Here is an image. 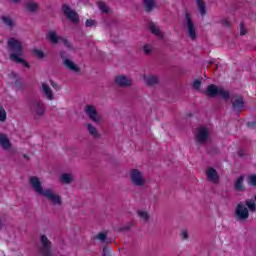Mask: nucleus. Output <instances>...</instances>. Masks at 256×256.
Listing matches in <instances>:
<instances>
[{"label":"nucleus","instance_id":"obj_1","mask_svg":"<svg viewBox=\"0 0 256 256\" xmlns=\"http://www.w3.org/2000/svg\"><path fill=\"white\" fill-rule=\"evenodd\" d=\"M29 183L35 193L42 195V197H46V199H49L53 205H61V196L54 194L51 189L44 190L39 178L32 176L29 179Z\"/></svg>","mask_w":256,"mask_h":256},{"label":"nucleus","instance_id":"obj_2","mask_svg":"<svg viewBox=\"0 0 256 256\" xmlns=\"http://www.w3.org/2000/svg\"><path fill=\"white\" fill-rule=\"evenodd\" d=\"M8 47L10 49V59L15 61V63H22L23 67L29 69V63L23 59V46L21 42L15 38H10L8 40Z\"/></svg>","mask_w":256,"mask_h":256},{"label":"nucleus","instance_id":"obj_3","mask_svg":"<svg viewBox=\"0 0 256 256\" xmlns=\"http://www.w3.org/2000/svg\"><path fill=\"white\" fill-rule=\"evenodd\" d=\"M206 95L209 97H222V99H227L229 92L225 91L222 87L211 84L207 87Z\"/></svg>","mask_w":256,"mask_h":256},{"label":"nucleus","instance_id":"obj_4","mask_svg":"<svg viewBox=\"0 0 256 256\" xmlns=\"http://www.w3.org/2000/svg\"><path fill=\"white\" fill-rule=\"evenodd\" d=\"M236 221L245 222L249 219V209L242 202L238 203L235 208Z\"/></svg>","mask_w":256,"mask_h":256},{"label":"nucleus","instance_id":"obj_5","mask_svg":"<svg viewBox=\"0 0 256 256\" xmlns=\"http://www.w3.org/2000/svg\"><path fill=\"white\" fill-rule=\"evenodd\" d=\"M130 179L133 185H136V187H143V185L146 183L145 176L139 169H132L130 171Z\"/></svg>","mask_w":256,"mask_h":256},{"label":"nucleus","instance_id":"obj_6","mask_svg":"<svg viewBox=\"0 0 256 256\" xmlns=\"http://www.w3.org/2000/svg\"><path fill=\"white\" fill-rule=\"evenodd\" d=\"M195 137L198 143H205V141L209 139V129H207V127L205 126L197 128L195 132Z\"/></svg>","mask_w":256,"mask_h":256},{"label":"nucleus","instance_id":"obj_7","mask_svg":"<svg viewBox=\"0 0 256 256\" xmlns=\"http://www.w3.org/2000/svg\"><path fill=\"white\" fill-rule=\"evenodd\" d=\"M84 111H85L86 115H88L89 118L92 121H94V123H101V119H102L101 115H99V113H97V110L93 106H91V105L86 106Z\"/></svg>","mask_w":256,"mask_h":256},{"label":"nucleus","instance_id":"obj_8","mask_svg":"<svg viewBox=\"0 0 256 256\" xmlns=\"http://www.w3.org/2000/svg\"><path fill=\"white\" fill-rule=\"evenodd\" d=\"M41 243L42 248L40 250V253L42 256H51V242H49V239H47V236L42 235L41 236Z\"/></svg>","mask_w":256,"mask_h":256},{"label":"nucleus","instance_id":"obj_9","mask_svg":"<svg viewBox=\"0 0 256 256\" xmlns=\"http://www.w3.org/2000/svg\"><path fill=\"white\" fill-rule=\"evenodd\" d=\"M185 19L188 35L190 39H195V37H197V33L195 32V25L193 24V21H191V16L186 14Z\"/></svg>","mask_w":256,"mask_h":256},{"label":"nucleus","instance_id":"obj_10","mask_svg":"<svg viewBox=\"0 0 256 256\" xmlns=\"http://www.w3.org/2000/svg\"><path fill=\"white\" fill-rule=\"evenodd\" d=\"M63 13L66 15V17L72 21V23H77L79 21V15L75 11H73L69 6L64 5L63 8Z\"/></svg>","mask_w":256,"mask_h":256},{"label":"nucleus","instance_id":"obj_11","mask_svg":"<svg viewBox=\"0 0 256 256\" xmlns=\"http://www.w3.org/2000/svg\"><path fill=\"white\" fill-rule=\"evenodd\" d=\"M115 83L120 87H129V85H131V79L127 78L125 75H119L115 78Z\"/></svg>","mask_w":256,"mask_h":256},{"label":"nucleus","instance_id":"obj_12","mask_svg":"<svg viewBox=\"0 0 256 256\" xmlns=\"http://www.w3.org/2000/svg\"><path fill=\"white\" fill-rule=\"evenodd\" d=\"M0 145L5 151L11 149V140H9V137L6 134H0Z\"/></svg>","mask_w":256,"mask_h":256},{"label":"nucleus","instance_id":"obj_13","mask_svg":"<svg viewBox=\"0 0 256 256\" xmlns=\"http://www.w3.org/2000/svg\"><path fill=\"white\" fill-rule=\"evenodd\" d=\"M232 107L235 111H241L244 107L243 98L241 96H234L232 98Z\"/></svg>","mask_w":256,"mask_h":256},{"label":"nucleus","instance_id":"obj_14","mask_svg":"<svg viewBox=\"0 0 256 256\" xmlns=\"http://www.w3.org/2000/svg\"><path fill=\"white\" fill-rule=\"evenodd\" d=\"M32 111L35 113V115H37V117H43V115H45V107L41 102H36L32 108Z\"/></svg>","mask_w":256,"mask_h":256},{"label":"nucleus","instance_id":"obj_15","mask_svg":"<svg viewBox=\"0 0 256 256\" xmlns=\"http://www.w3.org/2000/svg\"><path fill=\"white\" fill-rule=\"evenodd\" d=\"M206 175L208 180L212 183H217L219 181V174H217V171L213 168H208Z\"/></svg>","mask_w":256,"mask_h":256},{"label":"nucleus","instance_id":"obj_16","mask_svg":"<svg viewBox=\"0 0 256 256\" xmlns=\"http://www.w3.org/2000/svg\"><path fill=\"white\" fill-rule=\"evenodd\" d=\"M63 63L67 67V69H69L70 71H73L74 73H79V68L77 67L75 62H73L72 60L64 59Z\"/></svg>","mask_w":256,"mask_h":256},{"label":"nucleus","instance_id":"obj_17","mask_svg":"<svg viewBox=\"0 0 256 256\" xmlns=\"http://www.w3.org/2000/svg\"><path fill=\"white\" fill-rule=\"evenodd\" d=\"M149 29L152 33H154V35H157L158 37H163V32H161V29L159 28V26H157V24L151 23L149 25Z\"/></svg>","mask_w":256,"mask_h":256},{"label":"nucleus","instance_id":"obj_18","mask_svg":"<svg viewBox=\"0 0 256 256\" xmlns=\"http://www.w3.org/2000/svg\"><path fill=\"white\" fill-rule=\"evenodd\" d=\"M42 91L46 95V99L53 100V92H51V88L47 84H42Z\"/></svg>","mask_w":256,"mask_h":256},{"label":"nucleus","instance_id":"obj_19","mask_svg":"<svg viewBox=\"0 0 256 256\" xmlns=\"http://www.w3.org/2000/svg\"><path fill=\"white\" fill-rule=\"evenodd\" d=\"M196 3L198 6L200 15L204 17V15H206L207 13V9L205 8V2L203 0H196Z\"/></svg>","mask_w":256,"mask_h":256},{"label":"nucleus","instance_id":"obj_20","mask_svg":"<svg viewBox=\"0 0 256 256\" xmlns=\"http://www.w3.org/2000/svg\"><path fill=\"white\" fill-rule=\"evenodd\" d=\"M256 195H254L253 199L246 200L245 204L248 207L249 211H256Z\"/></svg>","mask_w":256,"mask_h":256},{"label":"nucleus","instance_id":"obj_21","mask_svg":"<svg viewBox=\"0 0 256 256\" xmlns=\"http://www.w3.org/2000/svg\"><path fill=\"white\" fill-rule=\"evenodd\" d=\"M60 181L61 183H66V184H69L71 183V181H73V174H62L61 177H60Z\"/></svg>","mask_w":256,"mask_h":256},{"label":"nucleus","instance_id":"obj_22","mask_svg":"<svg viewBox=\"0 0 256 256\" xmlns=\"http://www.w3.org/2000/svg\"><path fill=\"white\" fill-rule=\"evenodd\" d=\"M144 7L146 11H153L155 9V0H144Z\"/></svg>","mask_w":256,"mask_h":256},{"label":"nucleus","instance_id":"obj_23","mask_svg":"<svg viewBox=\"0 0 256 256\" xmlns=\"http://www.w3.org/2000/svg\"><path fill=\"white\" fill-rule=\"evenodd\" d=\"M90 135H92V137H99V132L97 131V128H95V126L91 125V124H87L86 125Z\"/></svg>","mask_w":256,"mask_h":256},{"label":"nucleus","instance_id":"obj_24","mask_svg":"<svg viewBox=\"0 0 256 256\" xmlns=\"http://www.w3.org/2000/svg\"><path fill=\"white\" fill-rule=\"evenodd\" d=\"M243 181H245V177L240 176L235 182V188L237 191H243Z\"/></svg>","mask_w":256,"mask_h":256},{"label":"nucleus","instance_id":"obj_25","mask_svg":"<svg viewBox=\"0 0 256 256\" xmlns=\"http://www.w3.org/2000/svg\"><path fill=\"white\" fill-rule=\"evenodd\" d=\"M1 19H2V23H4V25H7V27H13L15 25V23L9 16H2Z\"/></svg>","mask_w":256,"mask_h":256},{"label":"nucleus","instance_id":"obj_26","mask_svg":"<svg viewBox=\"0 0 256 256\" xmlns=\"http://www.w3.org/2000/svg\"><path fill=\"white\" fill-rule=\"evenodd\" d=\"M48 39L51 41V43L59 42V36H57V33H55V31H50L48 33Z\"/></svg>","mask_w":256,"mask_h":256},{"label":"nucleus","instance_id":"obj_27","mask_svg":"<svg viewBox=\"0 0 256 256\" xmlns=\"http://www.w3.org/2000/svg\"><path fill=\"white\" fill-rule=\"evenodd\" d=\"M144 81L147 85H155L157 83V77L155 76H145Z\"/></svg>","mask_w":256,"mask_h":256},{"label":"nucleus","instance_id":"obj_28","mask_svg":"<svg viewBox=\"0 0 256 256\" xmlns=\"http://www.w3.org/2000/svg\"><path fill=\"white\" fill-rule=\"evenodd\" d=\"M247 183L248 185H252L253 187H256V174H251L247 177Z\"/></svg>","mask_w":256,"mask_h":256},{"label":"nucleus","instance_id":"obj_29","mask_svg":"<svg viewBox=\"0 0 256 256\" xmlns=\"http://www.w3.org/2000/svg\"><path fill=\"white\" fill-rule=\"evenodd\" d=\"M37 4L35 2H28L26 3V8L28 11H37Z\"/></svg>","mask_w":256,"mask_h":256},{"label":"nucleus","instance_id":"obj_30","mask_svg":"<svg viewBox=\"0 0 256 256\" xmlns=\"http://www.w3.org/2000/svg\"><path fill=\"white\" fill-rule=\"evenodd\" d=\"M138 216L143 219V221H147L149 219V213L147 211L140 210L138 211Z\"/></svg>","mask_w":256,"mask_h":256},{"label":"nucleus","instance_id":"obj_31","mask_svg":"<svg viewBox=\"0 0 256 256\" xmlns=\"http://www.w3.org/2000/svg\"><path fill=\"white\" fill-rule=\"evenodd\" d=\"M7 119V112L5 111V108L0 105V121H5Z\"/></svg>","mask_w":256,"mask_h":256},{"label":"nucleus","instance_id":"obj_32","mask_svg":"<svg viewBox=\"0 0 256 256\" xmlns=\"http://www.w3.org/2000/svg\"><path fill=\"white\" fill-rule=\"evenodd\" d=\"M98 7H99L100 11H102V13L109 12V8L103 2L98 3Z\"/></svg>","mask_w":256,"mask_h":256},{"label":"nucleus","instance_id":"obj_33","mask_svg":"<svg viewBox=\"0 0 256 256\" xmlns=\"http://www.w3.org/2000/svg\"><path fill=\"white\" fill-rule=\"evenodd\" d=\"M33 53L34 55H36V57H38V59H43V57H45V54L43 53V51L39 49H34Z\"/></svg>","mask_w":256,"mask_h":256},{"label":"nucleus","instance_id":"obj_34","mask_svg":"<svg viewBox=\"0 0 256 256\" xmlns=\"http://www.w3.org/2000/svg\"><path fill=\"white\" fill-rule=\"evenodd\" d=\"M240 35H247V28L245 27V24L240 25Z\"/></svg>","mask_w":256,"mask_h":256},{"label":"nucleus","instance_id":"obj_35","mask_svg":"<svg viewBox=\"0 0 256 256\" xmlns=\"http://www.w3.org/2000/svg\"><path fill=\"white\" fill-rule=\"evenodd\" d=\"M193 87L194 89H199L201 87V80L199 79L194 80Z\"/></svg>","mask_w":256,"mask_h":256},{"label":"nucleus","instance_id":"obj_36","mask_svg":"<svg viewBox=\"0 0 256 256\" xmlns=\"http://www.w3.org/2000/svg\"><path fill=\"white\" fill-rule=\"evenodd\" d=\"M107 235L105 233H99L97 236H96V239H98L99 241H105Z\"/></svg>","mask_w":256,"mask_h":256},{"label":"nucleus","instance_id":"obj_37","mask_svg":"<svg viewBox=\"0 0 256 256\" xmlns=\"http://www.w3.org/2000/svg\"><path fill=\"white\" fill-rule=\"evenodd\" d=\"M152 49L153 48L151 47V45H145L144 46V53L149 54V53H151Z\"/></svg>","mask_w":256,"mask_h":256},{"label":"nucleus","instance_id":"obj_38","mask_svg":"<svg viewBox=\"0 0 256 256\" xmlns=\"http://www.w3.org/2000/svg\"><path fill=\"white\" fill-rule=\"evenodd\" d=\"M95 25V20H87L86 27H93Z\"/></svg>","mask_w":256,"mask_h":256},{"label":"nucleus","instance_id":"obj_39","mask_svg":"<svg viewBox=\"0 0 256 256\" xmlns=\"http://www.w3.org/2000/svg\"><path fill=\"white\" fill-rule=\"evenodd\" d=\"M63 43H64L65 47H67L68 51H71V44H69V41L63 40Z\"/></svg>","mask_w":256,"mask_h":256},{"label":"nucleus","instance_id":"obj_40","mask_svg":"<svg viewBox=\"0 0 256 256\" xmlns=\"http://www.w3.org/2000/svg\"><path fill=\"white\" fill-rule=\"evenodd\" d=\"M188 236H189V234L187 233V230H183L181 233L182 239H187Z\"/></svg>","mask_w":256,"mask_h":256},{"label":"nucleus","instance_id":"obj_41","mask_svg":"<svg viewBox=\"0 0 256 256\" xmlns=\"http://www.w3.org/2000/svg\"><path fill=\"white\" fill-rule=\"evenodd\" d=\"M222 24H223L225 27H229L230 22H229V20L225 19V20L222 21Z\"/></svg>","mask_w":256,"mask_h":256},{"label":"nucleus","instance_id":"obj_42","mask_svg":"<svg viewBox=\"0 0 256 256\" xmlns=\"http://www.w3.org/2000/svg\"><path fill=\"white\" fill-rule=\"evenodd\" d=\"M51 85H52V87H54V88H55V83L51 82Z\"/></svg>","mask_w":256,"mask_h":256},{"label":"nucleus","instance_id":"obj_43","mask_svg":"<svg viewBox=\"0 0 256 256\" xmlns=\"http://www.w3.org/2000/svg\"><path fill=\"white\" fill-rule=\"evenodd\" d=\"M12 1H14V3H17L18 0H12Z\"/></svg>","mask_w":256,"mask_h":256}]
</instances>
